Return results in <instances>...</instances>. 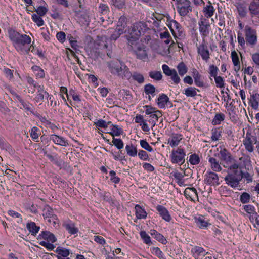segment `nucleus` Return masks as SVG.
<instances>
[{
    "mask_svg": "<svg viewBox=\"0 0 259 259\" xmlns=\"http://www.w3.org/2000/svg\"><path fill=\"white\" fill-rule=\"evenodd\" d=\"M8 34L13 47L19 53L28 55L31 48H33L31 44V38L29 35L21 34L12 28L8 29Z\"/></svg>",
    "mask_w": 259,
    "mask_h": 259,
    "instance_id": "1",
    "label": "nucleus"
},
{
    "mask_svg": "<svg viewBox=\"0 0 259 259\" xmlns=\"http://www.w3.org/2000/svg\"><path fill=\"white\" fill-rule=\"evenodd\" d=\"M218 156L222 162L223 166L228 169L242 168V166L232 157L231 154L225 148H221Z\"/></svg>",
    "mask_w": 259,
    "mask_h": 259,
    "instance_id": "2",
    "label": "nucleus"
},
{
    "mask_svg": "<svg viewBox=\"0 0 259 259\" xmlns=\"http://www.w3.org/2000/svg\"><path fill=\"white\" fill-rule=\"evenodd\" d=\"M239 169H229V172L224 178L226 183L231 187L235 188L239 186L240 182L242 180V177L239 171Z\"/></svg>",
    "mask_w": 259,
    "mask_h": 259,
    "instance_id": "3",
    "label": "nucleus"
},
{
    "mask_svg": "<svg viewBox=\"0 0 259 259\" xmlns=\"http://www.w3.org/2000/svg\"><path fill=\"white\" fill-rule=\"evenodd\" d=\"M177 10L182 17L187 16L192 11L191 2L190 0H176Z\"/></svg>",
    "mask_w": 259,
    "mask_h": 259,
    "instance_id": "4",
    "label": "nucleus"
},
{
    "mask_svg": "<svg viewBox=\"0 0 259 259\" xmlns=\"http://www.w3.org/2000/svg\"><path fill=\"white\" fill-rule=\"evenodd\" d=\"M185 156L186 152L183 148L179 147L176 149H173L170 156L171 162L181 165L185 162Z\"/></svg>",
    "mask_w": 259,
    "mask_h": 259,
    "instance_id": "5",
    "label": "nucleus"
},
{
    "mask_svg": "<svg viewBox=\"0 0 259 259\" xmlns=\"http://www.w3.org/2000/svg\"><path fill=\"white\" fill-rule=\"evenodd\" d=\"M143 25L141 22L134 23L129 29V34L127 35L128 42L133 45L134 42L138 40L141 34V26Z\"/></svg>",
    "mask_w": 259,
    "mask_h": 259,
    "instance_id": "6",
    "label": "nucleus"
},
{
    "mask_svg": "<svg viewBox=\"0 0 259 259\" xmlns=\"http://www.w3.org/2000/svg\"><path fill=\"white\" fill-rule=\"evenodd\" d=\"M208 73L210 75V79L213 77L214 79L216 87L218 88L223 89L225 88V80L221 76L218 75L219 69L213 64L210 65L208 69Z\"/></svg>",
    "mask_w": 259,
    "mask_h": 259,
    "instance_id": "7",
    "label": "nucleus"
},
{
    "mask_svg": "<svg viewBox=\"0 0 259 259\" xmlns=\"http://www.w3.org/2000/svg\"><path fill=\"white\" fill-rule=\"evenodd\" d=\"M198 25L199 30L203 40L205 39V38L208 36L209 33L210 25L209 20L202 16L198 21Z\"/></svg>",
    "mask_w": 259,
    "mask_h": 259,
    "instance_id": "8",
    "label": "nucleus"
},
{
    "mask_svg": "<svg viewBox=\"0 0 259 259\" xmlns=\"http://www.w3.org/2000/svg\"><path fill=\"white\" fill-rule=\"evenodd\" d=\"M197 53L200 55L203 60L207 62L210 59V52L205 39L202 40L201 44L198 45L197 47Z\"/></svg>",
    "mask_w": 259,
    "mask_h": 259,
    "instance_id": "9",
    "label": "nucleus"
},
{
    "mask_svg": "<svg viewBox=\"0 0 259 259\" xmlns=\"http://www.w3.org/2000/svg\"><path fill=\"white\" fill-rule=\"evenodd\" d=\"M245 36L247 44L250 45H254L256 43L257 35L256 31L248 25L245 27Z\"/></svg>",
    "mask_w": 259,
    "mask_h": 259,
    "instance_id": "10",
    "label": "nucleus"
},
{
    "mask_svg": "<svg viewBox=\"0 0 259 259\" xmlns=\"http://www.w3.org/2000/svg\"><path fill=\"white\" fill-rule=\"evenodd\" d=\"M257 142L256 137L251 135L250 133H247L243 143L245 149L249 152H252L254 150L253 144L256 143Z\"/></svg>",
    "mask_w": 259,
    "mask_h": 259,
    "instance_id": "11",
    "label": "nucleus"
},
{
    "mask_svg": "<svg viewBox=\"0 0 259 259\" xmlns=\"http://www.w3.org/2000/svg\"><path fill=\"white\" fill-rule=\"evenodd\" d=\"M219 179L218 175L211 171H207L205 174L204 183L211 186L219 185Z\"/></svg>",
    "mask_w": 259,
    "mask_h": 259,
    "instance_id": "12",
    "label": "nucleus"
},
{
    "mask_svg": "<svg viewBox=\"0 0 259 259\" xmlns=\"http://www.w3.org/2000/svg\"><path fill=\"white\" fill-rule=\"evenodd\" d=\"M125 64L118 60L112 61L108 64L110 72L114 75H117L119 71L122 68Z\"/></svg>",
    "mask_w": 259,
    "mask_h": 259,
    "instance_id": "13",
    "label": "nucleus"
},
{
    "mask_svg": "<svg viewBox=\"0 0 259 259\" xmlns=\"http://www.w3.org/2000/svg\"><path fill=\"white\" fill-rule=\"evenodd\" d=\"M202 11L204 15L203 17L207 19L214 15L215 9L213 6L212 3L210 1H208L206 4L204 5Z\"/></svg>",
    "mask_w": 259,
    "mask_h": 259,
    "instance_id": "14",
    "label": "nucleus"
},
{
    "mask_svg": "<svg viewBox=\"0 0 259 259\" xmlns=\"http://www.w3.org/2000/svg\"><path fill=\"white\" fill-rule=\"evenodd\" d=\"M156 209L163 220L168 222L171 220V217L165 207L161 205H158L156 207Z\"/></svg>",
    "mask_w": 259,
    "mask_h": 259,
    "instance_id": "15",
    "label": "nucleus"
},
{
    "mask_svg": "<svg viewBox=\"0 0 259 259\" xmlns=\"http://www.w3.org/2000/svg\"><path fill=\"white\" fill-rule=\"evenodd\" d=\"M182 140V135L180 134L173 133L168 139L167 143L171 147L177 146Z\"/></svg>",
    "mask_w": 259,
    "mask_h": 259,
    "instance_id": "16",
    "label": "nucleus"
},
{
    "mask_svg": "<svg viewBox=\"0 0 259 259\" xmlns=\"http://www.w3.org/2000/svg\"><path fill=\"white\" fill-rule=\"evenodd\" d=\"M248 10L250 16L253 17L259 15V1L254 0L249 5Z\"/></svg>",
    "mask_w": 259,
    "mask_h": 259,
    "instance_id": "17",
    "label": "nucleus"
},
{
    "mask_svg": "<svg viewBox=\"0 0 259 259\" xmlns=\"http://www.w3.org/2000/svg\"><path fill=\"white\" fill-rule=\"evenodd\" d=\"M44 213L43 216L45 219L48 218H51L53 220L54 226L58 223V219L56 215L53 214V210L49 206L46 207L43 210Z\"/></svg>",
    "mask_w": 259,
    "mask_h": 259,
    "instance_id": "18",
    "label": "nucleus"
},
{
    "mask_svg": "<svg viewBox=\"0 0 259 259\" xmlns=\"http://www.w3.org/2000/svg\"><path fill=\"white\" fill-rule=\"evenodd\" d=\"M116 76L122 79H130L132 76V73L128 67L125 64Z\"/></svg>",
    "mask_w": 259,
    "mask_h": 259,
    "instance_id": "19",
    "label": "nucleus"
},
{
    "mask_svg": "<svg viewBox=\"0 0 259 259\" xmlns=\"http://www.w3.org/2000/svg\"><path fill=\"white\" fill-rule=\"evenodd\" d=\"M184 195L187 199L193 200L195 198H198L197 190L194 188H187L184 191Z\"/></svg>",
    "mask_w": 259,
    "mask_h": 259,
    "instance_id": "20",
    "label": "nucleus"
},
{
    "mask_svg": "<svg viewBox=\"0 0 259 259\" xmlns=\"http://www.w3.org/2000/svg\"><path fill=\"white\" fill-rule=\"evenodd\" d=\"M135 214L137 219H145L146 218L147 213L144 208H142L140 205H136L135 206Z\"/></svg>",
    "mask_w": 259,
    "mask_h": 259,
    "instance_id": "21",
    "label": "nucleus"
},
{
    "mask_svg": "<svg viewBox=\"0 0 259 259\" xmlns=\"http://www.w3.org/2000/svg\"><path fill=\"white\" fill-rule=\"evenodd\" d=\"M51 140L56 144L60 145L63 146H66L68 145L67 140L62 137H60L57 135H52Z\"/></svg>",
    "mask_w": 259,
    "mask_h": 259,
    "instance_id": "22",
    "label": "nucleus"
},
{
    "mask_svg": "<svg viewBox=\"0 0 259 259\" xmlns=\"http://www.w3.org/2000/svg\"><path fill=\"white\" fill-rule=\"evenodd\" d=\"M209 162L210 163V167L214 171L219 172L222 169L220 163L216 158L214 157H209L208 159Z\"/></svg>",
    "mask_w": 259,
    "mask_h": 259,
    "instance_id": "23",
    "label": "nucleus"
},
{
    "mask_svg": "<svg viewBox=\"0 0 259 259\" xmlns=\"http://www.w3.org/2000/svg\"><path fill=\"white\" fill-rule=\"evenodd\" d=\"M249 100V104L252 108L255 109L258 108L259 103V94L253 93L252 95H251Z\"/></svg>",
    "mask_w": 259,
    "mask_h": 259,
    "instance_id": "24",
    "label": "nucleus"
},
{
    "mask_svg": "<svg viewBox=\"0 0 259 259\" xmlns=\"http://www.w3.org/2000/svg\"><path fill=\"white\" fill-rule=\"evenodd\" d=\"M235 7L237 10L239 15L241 17H245L247 14V9L244 3L239 2L237 3Z\"/></svg>",
    "mask_w": 259,
    "mask_h": 259,
    "instance_id": "25",
    "label": "nucleus"
},
{
    "mask_svg": "<svg viewBox=\"0 0 259 259\" xmlns=\"http://www.w3.org/2000/svg\"><path fill=\"white\" fill-rule=\"evenodd\" d=\"M38 237L47 240L48 242L51 241L52 243H54L56 241V238L54 235L49 231H46L41 232Z\"/></svg>",
    "mask_w": 259,
    "mask_h": 259,
    "instance_id": "26",
    "label": "nucleus"
},
{
    "mask_svg": "<svg viewBox=\"0 0 259 259\" xmlns=\"http://www.w3.org/2000/svg\"><path fill=\"white\" fill-rule=\"evenodd\" d=\"M27 229L29 230L32 235L35 236L38 232L40 227L36 226L34 222H30L27 223Z\"/></svg>",
    "mask_w": 259,
    "mask_h": 259,
    "instance_id": "27",
    "label": "nucleus"
},
{
    "mask_svg": "<svg viewBox=\"0 0 259 259\" xmlns=\"http://www.w3.org/2000/svg\"><path fill=\"white\" fill-rule=\"evenodd\" d=\"M231 58L233 63L235 66L234 70L236 72H238L240 68V61L238 54L235 51H233L231 52Z\"/></svg>",
    "mask_w": 259,
    "mask_h": 259,
    "instance_id": "28",
    "label": "nucleus"
},
{
    "mask_svg": "<svg viewBox=\"0 0 259 259\" xmlns=\"http://www.w3.org/2000/svg\"><path fill=\"white\" fill-rule=\"evenodd\" d=\"M193 256L195 259H199L200 256H204L205 250L199 246H195L191 250Z\"/></svg>",
    "mask_w": 259,
    "mask_h": 259,
    "instance_id": "29",
    "label": "nucleus"
},
{
    "mask_svg": "<svg viewBox=\"0 0 259 259\" xmlns=\"http://www.w3.org/2000/svg\"><path fill=\"white\" fill-rule=\"evenodd\" d=\"M62 226L70 234H75L78 232V228L75 227V224L73 223H67L66 222H64L63 223Z\"/></svg>",
    "mask_w": 259,
    "mask_h": 259,
    "instance_id": "30",
    "label": "nucleus"
},
{
    "mask_svg": "<svg viewBox=\"0 0 259 259\" xmlns=\"http://www.w3.org/2000/svg\"><path fill=\"white\" fill-rule=\"evenodd\" d=\"M195 223L197 224L198 226L200 228L207 227L210 224L205 220L204 216L199 215L198 217L195 218Z\"/></svg>",
    "mask_w": 259,
    "mask_h": 259,
    "instance_id": "31",
    "label": "nucleus"
},
{
    "mask_svg": "<svg viewBox=\"0 0 259 259\" xmlns=\"http://www.w3.org/2000/svg\"><path fill=\"white\" fill-rule=\"evenodd\" d=\"M222 131L219 127H214L211 130V139L212 141H217L220 139L222 136Z\"/></svg>",
    "mask_w": 259,
    "mask_h": 259,
    "instance_id": "32",
    "label": "nucleus"
},
{
    "mask_svg": "<svg viewBox=\"0 0 259 259\" xmlns=\"http://www.w3.org/2000/svg\"><path fill=\"white\" fill-rule=\"evenodd\" d=\"M169 101V98L165 94H162L158 98L157 104L159 108H164L166 104Z\"/></svg>",
    "mask_w": 259,
    "mask_h": 259,
    "instance_id": "33",
    "label": "nucleus"
},
{
    "mask_svg": "<svg viewBox=\"0 0 259 259\" xmlns=\"http://www.w3.org/2000/svg\"><path fill=\"white\" fill-rule=\"evenodd\" d=\"M111 5L115 8L121 10L126 7V0H110Z\"/></svg>",
    "mask_w": 259,
    "mask_h": 259,
    "instance_id": "34",
    "label": "nucleus"
},
{
    "mask_svg": "<svg viewBox=\"0 0 259 259\" xmlns=\"http://www.w3.org/2000/svg\"><path fill=\"white\" fill-rule=\"evenodd\" d=\"M137 58L146 61L148 59V55L144 49L142 48H138L137 50L135 51Z\"/></svg>",
    "mask_w": 259,
    "mask_h": 259,
    "instance_id": "35",
    "label": "nucleus"
},
{
    "mask_svg": "<svg viewBox=\"0 0 259 259\" xmlns=\"http://www.w3.org/2000/svg\"><path fill=\"white\" fill-rule=\"evenodd\" d=\"M127 19L126 16L122 15L120 16L117 23L116 28L121 29L124 31V29L127 24Z\"/></svg>",
    "mask_w": 259,
    "mask_h": 259,
    "instance_id": "36",
    "label": "nucleus"
},
{
    "mask_svg": "<svg viewBox=\"0 0 259 259\" xmlns=\"http://www.w3.org/2000/svg\"><path fill=\"white\" fill-rule=\"evenodd\" d=\"M225 115L222 113H217L212 121L213 125H219L221 122L225 120Z\"/></svg>",
    "mask_w": 259,
    "mask_h": 259,
    "instance_id": "37",
    "label": "nucleus"
},
{
    "mask_svg": "<svg viewBox=\"0 0 259 259\" xmlns=\"http://www.w3.org/2000/svg\"><path fill=\"white\" fill-rule=\"evenodd\" d=\"M125 150L127 155L132 157H135L137 155V149L132 144L126 145Z\"/></svg>",
    "mask_w": 259,
    "mask_h": 259,
    "instance_id": "38",
    "label": "nucleus"
},
{
    "mask_svg": "<svg viewBox=\"0 0 259 259\" xmlns=\"http://www.w3.org/2000/svg\"><path fill=\"white\" fill-rule=\"evenodd\" d=\"M177 68L178 69L179 74L181 76H184L188 71V68L183 62H180L178 65Z\"/></svg>",
    "mask_w": 259,
    "mask_h": 259,
    "instance_id": "39",
    "label": "nucleus"
},
{
    "mask_svg": "<svg viewBox=\"0 0 259 259\" xmlns=\"http://www.w3.org/2000/svg\"><path fill=\"white\" fill-rule=\"evenodd\" d=\"M111 132L110 133V135L113 137L116 136H119L123 134V130L122 128L119 127L118 125L112 124L111 126Z\"/></svg>",
    "mask_w": 259,
    "mask_h": 259,
    "instance_id": "40",
    "label": "nucleus"
},
{
    "mask_svg": "<svg viewBox=\"0 0 259 259\" xmlns=\"http://www.w3.org/2000/svg\"><path fill=\"white\" fill-rule=\"evenodd\" d=\"M36 77L38 78H43L45 76V72L39 66L35 65L31 68Z\"/></svg>",
    "mask_w": 259,
    "mask_h": 259,
    "instance_id": "41",
    "label": "nucleus"
},
{
    "mask_svg": "<svg viewBox=\"0 0 259 259\" xmlns=\"http://www.w3.org/2000/svg\"><path fill=\"white\" fill-rule=\"evenodd\" d=\"M131 77H132L134 81H137L140 84L143 83L144 81V78L143 75L137 72H134L133 73H132Z\"/></svg>",
    "mask_w": 259,
    "mask_h": 259,
    "instance_id": "42",
    "label": "nucleus"
},
{
    "mask_svg": "<svg viewBox=\"0 0 259 259\" xmlns=\"http://www.w3.org/2000/svg\"><path fill=\"white\" fill-rule=\"evenodd\" d=\"M197 90L199 91L194 87H188L185 89L184 94L187 97H194L197 95Z\"/></svg>",
    "mask_w": 259,
    "mask_h": 259,
    "instance_id": "43",
    "label": "nucleus"
},
{
    "mask_svg": "<svg viewBox=\"0 0 259 259\" xmlns=\"http://www.w3.org/2000/svg\"><path fill=\"white\" fill-rule=\"evenodd\" d=\"M125 31H123L121 29H118L116 28V29L112 32L111 36L110 37V39L111 40H117L120 36Z\"/></svg>",
    "mask_w": 259,
    "mask_h": 259,
    "instance_id": "44",
    "label": "nucleus"
},
{
    "mask_svg": "<svg viewBox=\"0 0 259 259\" xmlns=\"http://www.w3.org/2000/svg\"><path fill=\"white\" fill-rule=\"evenodd\" d=\"M160 38L161 39H165L164 41V43L167 45L169 44L171 40V37L167 30L161 32L160 33Z\"/></svg>",
    "mask_w": 259,
    "mask_h": 259,
    "instance_id": "45",
    "label": "nucleus"
},
{
    "mask_svg": "<svg viewBox=\"0 0 259 259\" xmlns=\"http://www.w3.org/2000/svg\"><path fill=\"white\" fill-rule=\"evenodd\" d=\"M239 199L242 204L248 203L250 201L251 196L249 193L244 192L240 196Z\"/></svg>",
    "mask_w": 259,
    "mask_h": 259,
    "instance_id": "46",
    "label": "nucleus"
},
{
    "mask_svg": "<svg viewBox=\"0 0 259 259\" xmlns=\"http://www.w3.org/2000/svg\"><path fill=\"white\" fill-rule=\"evenodd\" d=\"M149 75L151 78L157 81L161 80L162 78L161 72L158 71H150L149 73Z\"/></svg>",
    "mask_w": 259,
    "mask_h": 259,
    "instance_id": "47",
    "label": "nucleus"
},
{
    "mask_svg": "<svg viewBox=\"0 0 259 259\" xmlns=\"http://www.w3.org/2000/svg\"><path fill=\"white\" fill-rule=\"evenodd\" d=\"M200 159L199 155L196 153L191 154L189 157V162L192 165H197L199 163Z\"/></svg>",
    "mask_w": 259,
    "mask_h": 259,
    "instance_id": "48",
    "label": "nucleus"
},
{
    "mask_svg": "<svg viewBox=\"0 0 259 259\" xmlns=\"http://www.w3.org/2000/svg\"><path fill=\"white\" fill-rule=\"evenodd\" d=\"M193 78L195 84L197 87L200 88L205 87V83L201 74L194 77Z\"/></svg>",
    "mask_w": 259,
    "mask_h": 259,
    "instance_id": "49",
    "label": "nucleus"
},
{
    "mask_svg": "<svg viewBox=\"0 0 259 259\" xmlns=\"http://www.w3.org/2000/svg\"><path fill=\"white\" fill-rule=\"evenodd\" d=\"M41 17V16H39L36 14H34L32 15V20L38 27L41 26L44 24V21Z\"/></svg>",
    "mask_w": 259,
    "mask_h": 259,
    "instance_id": "50",
    "label": "nucleus"
},
{
    "mask_svg": "<svg viewBox=\"0 0 259 259\" xmlns=\"http://www.w3.org/2000/svg\"><path fill=\"white\" fill-rule=\"evenodd\" d=\"M99 12L102 15L108 14L110 12L109 7L105 4L100 3L99 6Z\"/></svg>",
    "mask_w": 259,
    "mask_h": 259,
    "instance_id": "51",
    "label": "nucleus"
},
{
    "mask_svg": "<svg viewBox=\"0 0 259 259\" xmlns=\"http://www.w3.org/2000/svg\"><path fill=\"white\" fill-rule=\"evenodd\" d=\"M140 235L145 244L149 245L152 243L150 236L145 231H141L140 233Z\"/></svg>",
    "mask_w": 259,
    "mask_h": 259,
    "instance_id": "52",
    "label": "nucleus"
},
{
    "mask_svg": "<svg viewBox=\"0 0 259 259\" xmlns=\"http://www.w3.org/2000/svg\"><path fill=\"white\" fill-rule=\"evenodd\" d=\"M55 252L58 254L63 257H67L69 254V250L58 247L57 248Z\"/></svg>",
    "mask_w": 259,
    "mask_h": 259,
    "instance_id": "53",
    "label": "nucleus"
},
{
    "mask_svg": "<svg viewBox=\"0 0 259 259\" xmlns=\"http://www.w3.org/2000/svg\"><path fill=\"white\" fill-rule=\"evenodd\" d=\"M144 92L146 94L153 95L155 92V88L151 84H147L144 86Z\"/></svg>",
    "mask_w": 259,
    "mask_h": 259,
    "instance_id": "54",
    "label": "nucleus"
},
{
    "mask_svg": "<svg viewBox=\"0 0 259 259\" xmlns=\"http://www.w3.org/2000/svg\"><path fill=\"white\" fill-rule=\"evenodd\" d=\"M152 253L156 256L159 259H163V253L157 247H154L152 248Z\"/></svg>",
    "mask_w": 259,
    "mask_h": 259,
    "instance_id": "55",
    "label": "nucleus"
},
{
    "mask_svg": "<svg viewBox=\"0 0 259 259\" xmlns=\"http://www.w3.org/2000/svg\"><path fill=\"white\" fill-rule=\"evenodd\" d=\"M243 209L244 211L249 214L255 213L257 215V213L255 212V208L254 206L250 204L245 205L243 206Z\"/></svg>",
    "mask_w": 259,
    "mask_h": 259,
    "instance_id": "56",
    "label": "nucleus"
},
{
    "mask_svg": "<svg viewBox=\"0 0 259 259\" xmlns=\"http://www.w3.org/2000/svg\"><path fill=\"white\" fill-rule=\"evenodd\" d=\"M112 143L118 149H121L123 147L124 143L121 139H116L113 137Z\"/></svg>",
    "mask_w": 259,
    "mask_h": 259,
    "instance_id": "57",
    "label": "nucleus"
},
{
    "mask_svg": "<svg viewBox=\"0 0 259 259\" xmlns=\"http://www.w3.org/2000/svg\"><path fill=\"white\" fill-rule=\"evenodd\" d=\"M45 96L49 97V95L47 92H46V93H37L35 97V100L37 102H42L44 101Z\"/></svg>",
    "mask_w": 259,
    "mask_h": 259,
    "instance_id": "58",
    "label": "nucleus"
},
{
    "mask_svg": "<svg viewBox=\"0 0 259 259\" xmlns=\"http://www.w3.org/2000/svg\"><path fill=\"white\" fill-rule=\"evenodd\" d=\"M140 145L143 148L149 152H151L153 151V148L152 147L150 146L149 143L145 140H141L140 141Z\"/></svg>",
    "mask_w": 259,
    "mask_h": 259,
    "instance_id": "59",
    "label": "nucleus"
},
{
    "mask_svg": "<svg viewBox=\"0 0 259 259\" xmlns=\"http://www.w3.org/2000/svg\"><path fill=\"white\" fill-rule=\"evenodd\" d=\"M162 68L163 71V73L166 75V76H170L171 74L173 73V71L176 70L175 69H171L169 67L166 65L164 64L162 66Z\"/></svg>",
    "mask_w": 259,
    "mask_h": 259,
    "instance_id": "60",
    "label": "nucleus"
},
{
    "mask_svg": "<svg viewBox=\"0 0 259 259\" xmlns=\"http://www.w3.org/2000/svg\"><path fill=\"white\" fill-rule=\"evenodd\" d=\"M239 171L241 175V176L242 177V179L243 178H245L246 180L247 183H250L252 181V177L249 172H243V171L240 169L239 170Z\"/></svg>",
    "mask_w": 259,
    "mask_h": 259,
    "instance_id": "61",
    "label": "nucleus"
},
{
    "mask_svg": "<svg viewBox=\"0 0 259 259\" xmlns=\"http://www.w3.org/2000/svg\"><path fill=\"white\" fill-rule=\"evenodd\" d=\"M109 175L110 176V180L112 182L115 184L119 183L120 179L118 177L116 176V172L114 170L110 171Z\"/></svg>",
    "mask_w": 259,
    "mask_h": 259,
    "instance_id": "62",
    "label": "nucleus"
},
{
    "mask_svg": "<svg viewBox=\"0 0 259 259\" xmlns=\"http://www.w3.org/2000/svg\"><path fill=\"white\" fill-rule=\"evenodd\" d=\"M94 125H95L98 128H105L108 127V124H107V122L103 119H99L94 123Z\"/></svg>",
    "mask_w": 259,
    "mask_h": 259,
    "instance_id": "63",
    "label": "nucleus"
},
{
    "mask_svg": "<svg viewBox=\"0 0 259 259\" xmlns=\"http://www.w3.org/2000/svg\"><path fill=\"white\" fill-rule=\"evenodd\" d=\"M38 132H39L38 128L36 127H33L31 130V132H30L31 137L33 140L37 139L39 136V134Z\"/></svg>",
    "mask_w": 259,
    "mask_h": 259,
    "instance_id": "64",
    "label": "nucleus"
}]
</instances>
